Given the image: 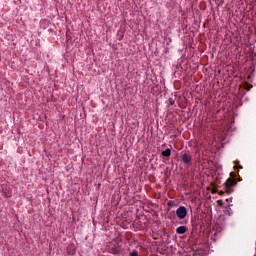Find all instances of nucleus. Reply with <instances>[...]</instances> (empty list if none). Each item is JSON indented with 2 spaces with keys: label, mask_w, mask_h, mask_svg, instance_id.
<instances>
[{
  "label": "nucleus",
  "mask_w": 256,
  "mask_h": 256,
  "mask_svg": "<svg viewBox=\"0 0 256 256\" xmlns=\"http://www.w3.org/2000/svg\"><path fill=\"white\" fill-rule=\"evenodd\" d=\"M237 185V180L235 178H228L227 181L224 183L225 191L228 195L233 193V187Z\"/></svg>",
  "instance_id": "1"
},
{
  "label": "nucleus",
  "mask_w": 256,
  "mask_h": 256,
  "mask_svg": "<svg viewBox=\"0 0 256 256\" xmlns=\"http://www.w3.org/2000/svg\"><path fill=\"white\" fill-rule=\"evenodd\" d=\"M176 217L180 220L185 219L187 217V208L185 206H180L176 210Z\"/></svg>",
  "instance_id": "2"
},
{
  "label": "nucleus",
  "mask_w": 256,
  "mask_h": 256,
  "mask_svg": "<svg viewBox=\"0 0 256 256\" xmlns=\"http://www.w3.org/2000/svg\"><path fill=\"white\" fill-rule=\"evenodd\" d=\"M192 160L193 157H191V155L187 153L181 154V161L184 162L185 165H191Z\"/></svg>",
  "instance_id": "3"
},
{
  "label": "nucleus",
  "mask_w": 256,
  "mask_h": 256,
  "mask_svg": "<svg viewBox=\"0 0 256 256\" xmlns=\"http://www.w3.org/2000/svg\"><path fill=\"white\" fill-rule=\"evenodd\" d=\"M186 231H188L186 226H179L178 228H176V233L178 235H185Z\"/></svg>",
  "instance_id": "4"
},
{
  "label": "nucleus",
  "mask_w": 256,
  "mask_h": 256,
  "mask_svg": "<svg viewBox=\"0 0 256 256\" xmlns=\"http://www.w3.org/2000/svg\"><path fill=\"white\" fill-rule=\"evenodd\" d=\"M162 155L163 157H171V149H166L164 151H162Z\"/></svg>",
  "instance_id": "5"
},
{
  "label": "nucleus",
  "mask_w": 256,
  "mask_h": 256,
  "mask_svg": "<svg viewBox=\"0 0 256 256\" xmlns=\"http://www.w3.org/2000/svg\"><path fill=\"white\" fill-rule=\"evenodd\" d=\"M68 254L75 255V247L73 245L68 246Z\"/></svg>",
  "instance_id": "6"
},
{
  "label": "nucleus",
  "mask_w": 256,
  "mask_h": 256,
  "mask_svg": "<svg viewBox=\"0 0 256 256\" xmlns=\"http://www.w3.org/2000/svg\"><path fill=\"white\" fill-rule=\"evenodd\" d=\"M252 88H253V85H249V84H245V85H244V89H245L246 91H251Z\"/></svg>",
  "instance_id": "7"
},
{
  "label": "nucleus",
  "mask_w": 256,
  "mask_h": 256,
  "mask_svg": "<svg viewBox=\"0 0 256 256\" xmlns=\"http://www.w3.org/2000/svg\"><path fill=\"white\" fill-rule=\"evenodd\" d=\"M129 256H139V252L137 250H133L129 253Z\"/></svg>",
  "instance_id": "8"
},
{
  "label": "nucleus",
  "mask_w": 256,
  "mask_h": 256,
  "mask_svg": "<svg viewBox=\"0 0 256 256\" xmlns=\"http://www.w3.org/2000/svg\"><path fill=\"white\" fill-rule=\"evenodd\" d=\"M169 103H170V105H175V100L172 99V98H170V99H169Z\"/></svg>",
  "instance_id": "9"
},
{
  "label": "nucleus",
  "mask_w": 256,
  "mask_h": 256,
  "mask_svg": "<svg viewBox=\"0 0 256 256\" xmlns=\"http://www.w3.org/2000/svg\"><path fill=\"white\" fill-rule=\"evenodd\" d=\"M114 253H115V255L119 254V250L115 249Z\"/></svg>",
  "instance_id": "10"
}]
</instances>
